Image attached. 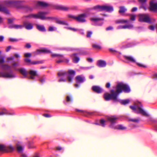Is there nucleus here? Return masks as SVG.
<instances>
[{"label": "nucleus", "instance_id": "obj_1", "mask_svg": "<svg viewBox=\"0 0 157 157\" xmlns=\"http://www.w3.org/2000/svg\"><path fill=\"white\" fill-rule=\"evenodd\" d=\"M122 91L125 93H129L130 91L129 87L127 85L122 83H118L116 87V90H111L110 94L106 93L104 95V98L106 101L112 100L114 102L118 101V96Z\"/></svg>", "mask_w": 157, "mask_h": 157}, {"label": "nucleus", "instance_id": "obj_2", "mask_svg": "<svg viewBox=\"0 0 157 157\" xmlns=\"http://www.w3.org/2000/svg\"><path fill=\"white\" fill-rule=\"evenodd\" d=\"M48 14L47 12H39L36 14H31V18L44 20L46 18L45 16Z\"/></svg>", "mask_w": 157, "mask_h": 157}, {"label": "nucleus", "instance_id": "obj_3", "mask_svg": "<svg viewBox=\"0 0 157 157\" xmlns=\"http://www.w3.org/2000/svg\"><path fill=\"white\" fill-rule=\"evenodd\" d=\"M14 150V147L11 145L6 147L3 144H0V151H5L7 152H11Z\"/></svg>", "mask_w": 157, "mask_h": 157}, {"label": "nucleus", "instance_id": "obj_4", "mask_svg": "<svg viewBox=\"0 0 157 157\" xmlns=\"http://www.w3.org/2000/svg\"><path fill=\"white\" fill-rule=\"evenodd\" d=\"M139 21L141 22H145L147 23H151L150 18L147 14H141L139 16Z\"/></svg>", "mask_w": 157, "mask_h": 157}, {"label": "nucleus", "instance_id": "obj_5", "mask_svg": "<svg viewBox=\"0 0 157 157\" xmlns=\"http://www.w3.org/2000/svg\"><path fill=\"white\" fill-rule=\"evenodd\" d=\"M86 15L85 13H82L78 15L76 17V21L80 23H84L86 21L85 18Z\"/></svg>", "mask_w": 157, "mask_h": 157}, {"label": "nucleus", "instance_id": "obj_6", "mask_svg": "<svg viewBox=\"0 0 157 157\" xmlns=\"http://www.w3.org/2000/svg\"><path fill=\"white\" fill-rule=\"evenodd\" d=\"M68 82H72L74 77L75 75V72L72 70H69L68 71Z\"/></svg>", "mask_w": 157, "mask_h": 157}, {"label": "nucleus", "instance_id": "obj_7", "mask_svg": "<svg viewBox=\"0 0 157 157\" xmlns=\"http://www.w3.org/2000/svg\"><path fill=\"white\" fill-rule=\"evenodd\" d=\"M51 52L47 48H44L40 49H37L36 52H33V53L35 55L39 54L40 53H50Z\"/></svg>", "mask_w": 157, "mask_h": 157}, {"label": "nucleus", "instance_id": "obj_8", "mask_svg": "<svg viewBox=\"0 0 157 157\" xmlns=\"http://www.w3.org/2000/svg\"><path fill=\"white\" fill-rule=\"evenodd\" d=\"M118 119V118L114 116H112L108 118V120L111 123L110 127L113 128L115 126H113V124L116 123V121Z\"/></svg>", "mask_w": 157, "mask_h": 157}, {"label": "nucleus", "instance_id": "obj_9", "mask_svg": "<svg viewBox=\"0 0 157 157\" xmlns=\"http://www.w3.org/2000/svg\"><path fill=\"white\" fill-rule=\"evenodd\" d=\"M154 0L150 2L149 9L151 11H155L157 10V3H154Z\"/></svg>", "mask_w": 157, "mask_h": 157}, {"label": "nucleus", "instance_id": "obj_10", "mask_svg": "<svg viewBox=\"0 0 157 157\" xmlns=\"http://www.w3.org/2000/svg\"><path fill=\"white\" fill-rule=\"evenodd\" d=\"M142 107V105L140 104V105L137 106V108H138L139 111L138 112H136L137 113H140L141 114L143 115L146 117L149 116V114L146 113L141 107Z\"/></svg>", "mask_w": 157, "mask_h": 157}, {"label": "nucleus", "instance_id": "obj_11", "mask_svg": "<svg viewBox=\"0 0 157 157\" xmlns=\"http://www.w3.org/2000/svg\"><path fill=\"white\" fill-rule=\"evenodd\" d=\"M92 89L94 92L98 94L101 93L102 91V89L98 86H92Z\"/></svg>", "mask_w": 157, "mask_h": 157}, {"label": "nucleus", "instance_id": "obj_12", "mask_svg": "<svg viewBox=\"0 0 157 157\" xmlns=\"http://www.w3.org/2000/svg\"><path fill=\"white\" fill-rule=\"evenodd\" d=\"M18 71L22 75L24 78H28V72L26 69L24 68H20L18 69Z\"/></svg>", "mask_w": 157, "mask_h": 157}, {"label": "nucleus", "instance_id": "obj_13", "mask_svg": "<svg viewBox=\"0 0 157 157\" xmlns=\"http://www.w3.org/2000/svg\"><path fill=\"white\" fill-rule=\"evenodd\" d=\"M23 25L25 28L27 30H30L33 28L32 24L29 22L25 21L23 23Z\"/></svg>", "mask_w": 157, "mask_h": 157}, {"label": "nucleus", "instance_id": "obj_14", "mask_svg": "<svg viewBox=\"0 0 157 157\" xmlns=\"http://www.w3.org/2000/svg\"><path fill=\"white\" fill-rule=\"evenodd\" d=\"M113 10V7L110 6H103V11L111 12Z\"/></svg>", "mask_w": 157, "mask_h": 157}, {"label": "nucleus", "instance_id": "obj_15", "mask_svg": "<svg viewBox=\"0 0 157 157\" xmlns=\"http://www.w3.org/2000/svg\"><path fill=\"white\" fill-rule=\"evenodd\" d=\"M106 63L105 61L100 60L98 61L97 63V65L100 67H105Z\"/></svg>", "mask_w": 157, "mask_h": 157}, {"label": "nucleus", "instance_id": "obj_16", "mask_svg": "<svg viewBox=\"0 0 157 157\" xmlns=\"http://www.w3.org/2000/svg\"><path fill=\"white\" fill-rule=\"evenodd\" d=\"M127 127L123 124H118L115 126L114 129H118L121 130H124L126 129Z\"/></svg>", "mask_w": 157, "mask_h": 157}, {"label": "nucleus", "instance_id": "obj_17", "mask_svg": "<svg viewBox=\"0 0 157 157\" xmlns=\"http://www.w3.org/2000/svg\"><path fill=\"white\" fill-rule=\"evenodd\" d=\"M36 29L42 32H45L46 31V29L43 25H36Z\"/></svg>", "mask_w": 157, "mask_h": 157}, {"label": "nucleus", "instance_id": "obj_18", "mask_svg": "<svg viewBox=\"0 0 157 157\" xmlns=\"http://www.w3.org/2000/svg\"><path fill=\"white\" fill-rule=\"evenodd\" d=\"M29 74L30 75L29 78L32 79H34L35 78L34 76L37 75V72L36 71L31 70L29 71Z\"/></svg>", "mask_w": 157, "mask_h": 157}, {"label": "nucleus", "instance_id": "obj_19", "mask_svg": "<svg viewBox=\"0 0 157 157\" xmlns=\"http://www.w3.org/2000/svg\"><path fill=\"white\" fill-rule=\"evenodd\" d=\"M0 11L3 12L6 14H9L10 13L8 10L2 5H0Z\"/></svg>", "mask_w": 157, "mask_h": 157}, {"label": "nucleus", "instance_id": "obj_20", "mask_svg": "<svg viewBox=\"0 0 157 157\" xmlns=\"http://www.w3.org/2000/svg\"><path fill=\"white\" fill-rule=\"evenodd\" d=\"M56 9L64 11H67L69 9V8L68 7L62 6H57L56 7Z\"/></svg>", "mask_w": 157, "mask_h": 157}, {"label": "nucleus", "instance_id": "obj_21", "mask_svg": "<svg viewBox=\"0 0 157 157\" xmlns=\"http://www.w3.org/2000/svg\"><path fill=\"white\" fill-rule=\"evenodd\" d=\"M119 8V13L121 14H124L127 11V9L124 6H121Z\"/></svg>", "mask_w": 157, "mask_h": 157}, {"label": "nucleus", "instance_id": "obj_22", "mask_svg": "<svg viewBox=\"0 0 157 157\" xmlns=\"http://www.w3.org/2000/svg\"><path fill=\"white\" fill-rule=\"evenodd\" d=\"M76 82L78 83H82L84 81V78L82 77L80 75L77 76L75 78Z\"/></svg>", "mask_w": 157, "mask_h": 157}, {"label": "nucleus", "instance_id": "obj_23", "mask_svg": "<svg viewBox=\"0 0 157 157\" xmlns=\"http://www.w3.org/2000/svg\"><path fill=\"white\" fill-rule=\"evenodd\" d=\"M14 1L6 0L5 1V4L10 7H13Z\"/></svg>", "mask_w": 157, "mask_h": 157}, {"label": "nucleus", "instance_id": "obj_24", "mask_svg": "<svg viewBox=\"0 0 157 157\" xmlns=\"http://www.w3.org/2000/svg\"><path fill=\"white\" fill-rule=\"evenodd\" d=\"M93 9L97 10L98 11H103V6L97 5L94 6Z\"/></svg>", "mask_w": 157, "mask_h": 157}, {"label": "nucleus", "instance_id": "obj_25", "mask_svg": "<svg viewBox=\"0 0 157 157\" xmlns=\"http://www.w3.org/2000/svg\"><path fill=\"white\" fill-rule=\"evenodd\" d=\"M17 146V151L19 152H21L22 151L23 149L21 145V143L20 142H18L16 144Z\"/></svg>", "mask_w": 157, "mask_h": 157}, {"label": "nucleus", "instance_id": "obj_26", "mask_svg": "<svg viewBox=\"0 0 157 157\" xmlns=\"http://www.w3.org/2000/svg\"><path fill=\"white\" fill-rule=\"evenodd\" d=\"M4 62V58L3 57H0V64H1V66L3 69H5L8 67V66L6 65L2 64Z\"/></svg>", "mask_w": 157, "mask_h": 157}, {"label": "nucleus", "instance_id": "obj_27", "mask_svg": "<svg viewBox=\"0 0 157 157\" xmlns=\"http://www.w3.org/2000/svg\"><path fill=\"white\" fill-rule=\"evenodd\" d=\"M23 26L21 25H16L15 24L12 25L10 26L9 28H15L16 29H21L23 27Z\"/></svg>", "mask_w": 157, "mask_h": 157}, {"label": "nucleus", "instance_id": "obj_28", "mask_svg": "<svg viewBox=\"0 0 157 157\" xmlns=\"http://www.w3.org/2000/svg\"><path fill=\"white\" fill-rule=\"evenodd\" d=\"M128 119L129 121H131L134 123H139L140 120V118L139 117L137 118H128Z\"/></svg>", "mask_w": 157, "mask_h": 157}, {"label": "nucleus", "instance_id": "obj_29", "mask_svg": "<svg viewBox=\"0 0 157 157\" xmlns=\"http://www.w3.org/2000/svg\"><path fill=\"white\" fill-rule=\"evenodd\" d=\"M56 23L57 24H60V25H68V24L66 22V21H63L61 20H58V19H56Z\"/></svg>", "mask_w": 157, "mask_h": 157}, {"label": "nucleus", "instance_id": "obj_30", "mask_svg": "<svg viewBox=\"0 0 157 157\" xmlns=\"http://www.w3.org/2000/svg\"><path fill=\"white\" fill-rule=\"evenodd\" d=\"M21 1H14V5L13 7H16L17 8H21V6L20 5V3Z\"/></svg>", "mask_w": 157, "mask_h": 157}, {"label": "nucleus", "instance_id": "obj_31", "mask_svg": "<svg viewBox=\"0 0 157 157\" xmlns=\"http://www.w3.org/2000/svg\"><path fill=\"white\" fill-rule=\"evenodd\" d=\"M124 57L125 59L129 60L130 61L134 63H135L136 62L135 60L132 56H124Z\"/></svg>", "mask_w": 157, "mask_h": 157}, {"label": "nucleus", "instance_id": "obj_32", "mask_svg": "<svg viewBox=\"0 0 157 157\" xmlns=\"http://www.w3.org/2000/svg\"><path fill=\"white\" fill-rule=\"evenodd\" d=\"M67 73L65 71H61L59 72L58 73V76L60 77H64L67 75Z\"/></svg>", "mask_w": 157, "mask_h": 157}, {"label": "nucleus", "instance_id": "obj_33", "mask_svg": "<svg viewBox=\"0 0 157 157\" xmlns=\"http://www.w3.org/2000/svg\"><path fill=\"white\" fill-rule=\"evenodd\" d=\"M90 20L94 22H96L100 21H103L104 20V19L101 18H90Z\"/></svg>", "mask_w": 157, "mask_h": 157}, {"label": "nucleus", "instance_id": "obj_34", "mask_svg": "<svg viewBox=\"0 0 157 157\" xmlns=\"http://www.w3.org/2000/svg\"><path fill=\"white\" fill-rule=\"evenodd\" d=\"M38 5L43 7H47L48 6V4L45 2H37Z\"/></svg>", "mask_w": 157, "mask_h": 157}, {"label": "nucleus", "instance_id": "obj_35", "mask_svg": "<svg viewBox=\"0 0 157 157\" xmlns=\"http://www.w3.org/2000/svg\"><path fill=\"white\" fill-rule=\"evenodd\" d=\"M93 32L91 31H88L87 32L86 37L87 38H90L92 36Z\"/></svg>", "mask_w": 157, "mask_h": 157}, {"label": "nucleus", "instance_id": "obj_36", "mask_svg": "<svg viewBox=\"0 0 157 157\" xmlns=\"http://www.w3.org/2000/svg\"><path fill=\"white\" fill-rule=\"evenodd\" d=\"M44 63L43 60L33 61L32 63V64L35 65L43 63Z\"/></svg>", "mask_w": 157, "mask_h": 157}, {"label": "nucleus", "instance_id": "obj_37", "mask_svg": "<svg viewBox=\"0 0 157 157\" xmlns=\"http://www.w3.org/2000/svg\"><path fill=\"white\" fill-rule=\"evenodd\" d=\"M4 115H12V114L9 112H6L3 111H1L0 112V116H2Z\"/></svg>", "mask_w": 157, "mask_h": 157}, {"label": "nucleus", "instance_id": "obj_38", "mask_svg": "<svg viewBox=\"0 0 157 157\" xmlns=\"http://www.w3.org/2000/svg\"><path fill=\"white\" fill-rule=\"evenodd\" d=\"M51 56L52 57H56L58 58L59 57H63V55L59 54H52L51 55Z\"/></svg>", "mask_w": 157, "mask_h": 157}, {"label": "nucleus", "instance_id": "obj_39", "mask_svg": "<svg viewBox=\"0 0 157 157\" xmlns=\"http://www.w3.org/2000/svg\"><path fill=\"white\" fill-rule=\"evenodd\" d=\"M24 61L26 63H28L30 64H32V61L29 58H26L25 59Z\"/></svg>", "mask_w": 157, "mask_h": 157}, {"label": "nucleus", "instance_id": "obj_40", "mask_svg": "<svg viewBox=\"0 0 157 157\" xmlns=\"http://www.w3.org/2000/svg\"><path fill=\"white\" fill-rule=\"evenodd\" d=\"M129 102V99H127L126 100H122L121 101V103L123 105H126L128 104Z\"/></svg>", "mask_w": 157, "mask_h": 157}, {"label": "nucleus", "instance_id": "obj_41", "mask_svg": "<svg viewBox=\"0 0 157 157\" xmlns=\"http://www.w3.org/2000/svg\"><path fill=\"white\" fill-rule=\"evenodd\" d=\"M132 27L133 26L132 25H125L122 26L121 28L123 29H125L127 28H130Z\"/></svg>", "mask_w": 157, "mask_h": 157}, {"label": "nucleus", "instance_id": "obj_42", "mask_svg": "<svg viewBox=\"0 0 157 157\" xmlns=\"http://www.w3.org/2000/svg\"><path fill=\"white\" fill-rule=\"evenodd\" d=\"M92 47L93 48H95L97 49H100L101 48V47L100 46L95 44H93Z\"/></svg>", "mask_w": 157, "mask_h": 157}, {"label": "nucleus", "instance_id": "obj_43", "mask_svg": "<svg viewBox=\"0 0 157 157\" xmlns=\"http://www.w3.org/2000/svg\"><path fill=\"white\" fill-rule=\"evenodd\" d=\"M147 0H138V2L142 5H144L147 2Z\"/></svg>", "mask_w": 157, "mask_h": 157}, {"label": "nucleus", "instance_id": "obj_44", "mask_svg": "<svg viewBox=\"0 0 157 157\" xmlns=\"http://www.w3.org/2000/svg\"><path fill=\"white\" fill-rule=\"evenodd\" d=\"M128 21L127 20L122 19L118 21V23H127L128 22Z\"/></svg>", "mask_w": 157, "mask_h": 157}, {"label": "nucleus", "instance_id": "obj_45", "mask_svg": "<svg viewBox=\"0 0 157 157\" xmlns=\"http://www.w3.org/2000/svg\"><path fill=\"white\" fill-rule=\"evenodd\" d=\"M80 59L79 57H75L73 59L74 62L75 63H77L79 60Z\"/></svg>", "mask_w": 157, "mask_h": 157}, {"label": "nucleus", "instance_id": "obj_46", "mask_svg": "<svg viewBox=\"0 0 157 157\" xmlns=\"http://www.w3.org/2000/svg\"><path fill=\"white\" fill-rule=\"evenodd\" d=\"M67 29H68L74 32H76L78 30L75 28H72L71 27H67Z\"/></svg>", "mask_w": 157, "mask_h": 157}, {"label": "nucleus", "instance_id": "obj_47", "mask_svg": "<svg viewBox=\"0 0 157 157\" xmlns=\"http://www.w3.org/2000/svg\"><path fill=\"white\" fill-rule=\"evenodd\" d=\"M100 123L101 124V125L102 127H104L105 126V121H104L103 119H101L100 120Z\"/></svg>", "mask_w": 157, "mask_h": 157}, {"label": "nucleus", "instance_id": "obj_48", "mask_svg": "<svg viewBox=\"0 0 157 157\" xmlns=\"http://www.w3.org/2000/svg\"><path fill=\"white\" fill-rule=\"evenodd\" d=\"M31 56V54L30 53H25L24 54V56L26 57H30Z\"/></svg>", "mask_w": 157, "mask_h": 157}, {"label": "nucleus", "instance_id": "obj_49", "mask_svg": "<svg viewBox=\"0 0 157 157\" xmlns=\"http://www.w3.org/2000/svg\"><path fill=\"white\" fill-rule=\"evenodd\" d=\"M9 40L11 42H16L18 40L15 38H10L9 39Z\"/></svg>", "mask_w": 157, "mask_h": 157}, {"label": "nucleus", "instance_id": "obj_50", "mask_svg": "<svg viewBox=\"0 0 157 157\" xmlns=\"http://www.w3.org/2000/svg\"><path fill=\"white\" fill-rule=\"evenodd\" d=\"M67 16L69 18H71L75 20L76 19V17L74 15H72L68 14V15Z\"/></svg>", "mask_w": 157, "mask_h": 157}, {"label": "nucleus", "instance_id": "obj_51", "mask_svg": "<svg viewBox=\"0 0 157 157\" xmlns=\"http://www.w3.org/2000/svg\"><path fill=\"white\" fill-rule=\"evenodd\" d=\"M39 81L41 83H44L45 81V78L43 77H41L39 79Z\"/></svg>", "mask_w": 157, "mask_h": 157}, {"label": "nucleus", "instance_id": "obj_52", "mask_svg": "<svg viewBox=\"0 0 157 157\" xmlns=\"http://www.w3.org/2000/svg\"><path fill=\"white\" fill-rule=\"evenodd\" d=\"M136 16L135 15H131V17L130 19L133 21H134L135 20Z\"/></svg>", "mask_w": 157, "mask_h": 157}, {"label": "nucleus", "instance_id": "obj_53", "mask_svg": "<svg viewBox=\"0 0 157 157\" xmlns=\"http://www.w3.org/2000/svg\"><path fill=\"white\" fill-rule=\"evenodd\" d=\"M54 28L53 27H52V26L49 27L48 29V30L49 31H50V32L53 31H54Z\"/></svg>", "mask_w": 157, "mask_h": 157}, {"label": "nucleus", "instance_id": "obj_54", "mask_svg": "<svg viewBox=\"0 0 157 157\" xmlns=\"http://www.w3.org/2000/svg\"><path fill=\"white\" fill-rule=\"evenodd\" d=\"M15 19L13 18H12L10 19H8V22L9 23H11Z\"/></svg>", "mask_w": 157, "mask_h": 157}, {"label": "nucleus", "instance_id": "obj_55", "mask_svg": "<svg viewBox=\"0 0 157 157\" xmlns=\"http://www.w3.org/2000/svg\"><path fill=\"white\" fill-rule=\"evenodd\" d=\"M31 47V44L29 43H27L25 46V47L27 48H29Z\"/></svg>", "mask_w": 157, "mask_h": 157}, {"label": "nucleus", "instance_id": "obj_56", "mask_svg": "<svg viewBox=\"0 0 157 157\" xmlns=\"http://www.w3.org/2000/svg\"><path fill=\"white\" fill-rule=\"evenodd\" d=\"M113 29V27L112 26H110L106 28V31H109L112 30Z\"/></svg>", "mask_w": 157, "mask_h": 157}, {"label": "nucleus", "instance_id": "obj_57", "mask_svg": "<svg viewBox=\"0 0 157 157\" xmlns=\"http://www.w3.org/2000/svg\"><path fill=\"white\" fill-rule=\"evenodd\" d=\"M72 101V99L70 98L68 96L67 97V101L68 102H71Z\"/></svg>", "mask_w": 157, "mask_h": 157}, {"label": "nucleus", "instance_id": "obj_58", "mask_svg": "<svg viewBox=\"0 0 157 157\" xmlns=\"http://www.w3.org/2000/svg\"><path fill=\"white\" fill-rule=\"evenodd\" d=\"M130 108L132 110L135 111L136 110V107L135 106H130Z\"/></svg>", "mask_w": 157, "mask_h": 157}, {"label": "nucleus", "instance_id": "obj_59", "mask_svg": "<svg viewBox=\"0 0 157 157\" xmlns=\"http://www.w3.org/2000/svg\"><path fill=\"white\" fill-rule=\"evenodd\" d=\"M43 116L46 117H51V116L48 114H44Z\"/></svg>", "mask_w": 157, "mask_h": 157}, {"label": "nucleus", "instance_id": "obj_60", "mask_svg": "<svg viewBox=\"0 0 157 157\" xmlns=\"http://www.w3.org/2000/svg\"><path fill=\"white\" fill-rule=\"evenodd\" d=\"M11 48V47L10 46H8L6 49V52H8L9 51V50Z\"/></svg>", "mask_w": 157, "mask_h": 157}, {"label": "nucleus", "instance_id": "obj_61", "mask_svg": "<svg viewBox=\"0 0 157 157\" xmlns=\"http://www.w3.org/2000/svg\"><path fill=\"white\" fill-rule=\"evenodd\" d=\"M110 86V84L109 82H108L106 85V87L107 88H109Z\"/></svg>", "mask_w": 157, "mask_h": 157}, {"label": "nucleus", "instance_id": "obj_62", "mask_svg": "<svg viewBox=\"0 0 157 157\" xmlns=\"http://www.w3.org/2000/svg\"><path fill=\"white\" fill-rule=\"evenodd\" d=\"M56 149L58 151H60L62 149V148L61 147H56Z\"/></svg>", "mask_w": 157, "mask_h": 157}, {"label": "nucleus", "instance_id": "obj_63", "mask_svg": "<svg viewBox=\"0 0 157 157\" xmlns=\"http://www.w3.org/2000/svg\"><path fill=\"white\" fill-rule=\"evenodd\" d=\"M1 110H2V111H3L6 112H9L5 108H3L1 109Z\"/></svg>", "mask_w": 157, "mask_h": 157}, {"label": "nucleus", "instance_id": "obj_64", "mask_svg": "<svg viewBox=\"0 0 157 157\" xmlns=\"http://www.w3.org/2000/svg\"><path fill=\"white\" fill-rule=\"evenodd\" d=\"M87 61L89 62H92L93 61V60L92 59L90 58H88L87 59Z\"/></svg>", "mask_w": 157, "mask_h": 157}]
</instances>
